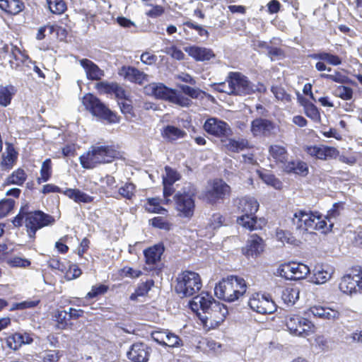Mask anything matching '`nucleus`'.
<instances>
[{
  "label": "nucleus",
  "mask_w": 362,
  "mask_h": 362,
  "mask_svg": "<svg viewBox=\"0 0 362 362\" xmlns=\"http://www.w3.org/2000/svg\"><path fill=\"white\" fill-rule=\"evenodd\" d=\"M231 81L234 82V84L231 88L233 90L232 94L245 95L249 93V83L246 79V77L240 74V73H230Z\"/></svg>",
  "instance_id": "obj_23"
},
{
  "label": "nucleus",
  "mask_w": 362,
  "mask_h": 362,
  "mask_svg": "<svg viewBox=\"0 0 362 362\" xmlns=\"http://www.w3.org/2000/svg\"><path fill=\"white\" fill-rule=\"evenodd\" d=\"M309 312L315 318L333 322L340 317V313L332 308L322 305H313L309 308Z\"/></svg>",
  "instance_id": "obj_16"
},
{
  "label": "nucleus",
  "mask_w": 362,
  "mask_h": 362,
  "mask_svg": "<svg viewBox=\"0 0 362 362\" xmlns=\"http://www.w3.org/2000/svg\"><path fill=\"white\" fill-rule=\"evenodd\" d=\"M245 280L235 276L223 279L214 288L216 296L228 302H233L242 296L246 291Z\"/></svg>",
  "instance_id": "obj_3"
},
{
  "label": "nucleus",
  "mask_w": 362,
  "mask_h": 362,
  "mask_svg": "<svg viewBox=\"0 0 362 362\" xmlns=\"http://www.w3.org/2000/svg\"><path fill=\"white\" fill-rule=\"evenodd\" d=\"M311 57L314 59L320 60L315 64V69L318 71H323L327 70L331 71L330 67H327L325 62L332 66H339L342 64V59L337 55L327 52H320L317 53L313 54Z\"/></svg>",
  "instance_id": "obj_14"
},
{
  "label": "nucleus",
  "mask_w": 362,
  "mask_h": 362,
  "mask_svg": "<svg viewBox=\"0 0 362 362\" xmlns=\"http://www.w3.org/2000/svg\"><path fill=\"white\" fill-rule=\"evenodd\" d=\"M107 289L108 287L103 284L93 286L91 291L87 293L86 298H93L97 297L99 295L104 294L107 292Z\"/></svg>",
  "instance_id": "obj_60"
},
{
  "label": "nucleus",
  "mask_w": 362,
  "mask_h": 362,
  "mask_svg": "<svg viewBox=\"0 0 362 362\" xmlns=\"http://www.w3.org/2000/svg\"><path fill=\"white\" fill-rule=\"evenodd\" d=\"M167 335L168 336L165 337V343L164 346L176 348L180 347L183 345L182 340L177 334L168 330Z\"/></svg>",
  "instance_id": "obj_51"
},
{
  "label": "nucleus",
  "mask_w": 362,
  "mask_h": 362,
  "mask_svg": "<svg viewBox=\"0 0 362 362\" xmlns=\"http://www.w3.org/2000/svg\"><path fill=\"white\" fill-rule=\"evenodd\" d=\"M270 156L276 163H281L284 165L288 163V151L284 146L280 145H271L269 148Z\"/></svg>",
  "instance_id": "obj_29"
},
{
  "label": "nucleus",
  "mask_w": 362,
  "mask_h": 362,
  "mask_svg": "<svg viewBox=\"0 0 362 362\" xmlns=\"http://www.w3.org/2000/svg\"><path fill=\"white\" fill-rule=\"evenodd\" d=\"M285 325L291 335L303 338L314 334L316 329L311 320L299 314L286 315Z\"/></svg>",
  "instance_id": "obj_7"
},
{
  "label": "nucleus",
  "mask_w": 362,
  "mask_h": 362,
  "mask_svg": "<svg viewBox=\"0 0 362 362\" xmlns=\"http://www.w3.org/2000/svg\"><path fill=\"white\" fill-rule=\"evenodd\" d=\"M300 103L303 107L305 115L311 119L314 122L319 123L321 121V115L318 108L308 100L300 97L299 98Z\"/></svg>",
  "instance_id": "obj_28"
},
{
  "label": "nucleus",
  "mask_w": 362,
  "mask_h": 362,
  "mask_svg": "<svg viewBox=\"0 0 362 362\" xmlns=\"http://www.w3.org/2000/svg\"><path fill=\"white\" fill-rule=\"evenodd\" d=\"M8 263L13 267L25 268L30 265V262L28 259L21 257H13L9 260Z\"/></svg>",
  "instance_id": "obj_62"
},
{
  "label": "nucleus",
  "mask_w": 362,
  "mask_h": 362,
  "mask_svg": "<svg viewBox=\"0 0 362 362\" xmlns=\"http://www.w3.org/2000/svg\"><path fill=\"white\" fill-rule=\"evenodd\" d=\"M154 285V281L152 279L146 281L145 282L140 283L135 292L133 293L129 298L132 300H136L139 296H144L148 293L151 287Z\"/></svg>",
  "instance_id": "obj_38"
},
{
  "label": "nucleus",
  "mask_w": 362,
  "mask_h": 362,
  "mask_svg": "<svg viewBox=\"0 0 362 362\" xmlns=\"http://www.w3.org/2000/svg\"><path fill=\"white\" fill-rule=\"evenodd\" d=\"M250 309L260 314H272L276 311V305L269 296L256 293V296L250 298Z\"/></svg>",
  "instance_id": "obj_13"
},
{
  "label": "nucleus",
  "mask_w": 362,
  "mask_h": 362,
  "mask_svg": "<svg viewBox=\"0 0 362 362\" xmlns=\"http://www.w3.org/2000/svg\"><path fill=\"white\" fill-rule=\"evenodd\" d=\"M276 238L282 243L292 244L295 241V238L291 233L281 229H277L276 232Z\"/></svg>",
  "instance_id": "obj_57"
},
{
  "label": "nucleus",
  "mask_w": 362,
  "mask_h": 362,
  "mask_svg": "<svg viewBox=\"0 0 362 362\" xmlns=\"http://www.w3.org/2000/svg\"><path fill=\"white\" fill-rule=\"evenodd\" d=\"M170 102L182 107H189L192 104V100L189 98L178 93L175 90H173Z\"/></svg>",
  "instance_id": "obj_44"
},
{
  "label": "nucleus",
  "mask_w": 362,
  "mask_h": 362,
  "mask_svg": "<svg viewBox=\"0 0 362 362\" xmlns=\"http://www.w3.org/2000/svg\"><path fill=\"white\" fill-rule=\"evenodd\" d=\"M267 56L272 61L284 58L285 57V52L281 47H273L269 45L267 49Z\"/></svg>",
  "instance_id": "obj_53"
},
{
  "label": "nucleus",
  "mask_w": 362,
  "mask_h": 362,
  "mask_svg": "<svg viewBox=\"0 0 362 362\" xmlns=\"http://www.w3.org/2000/svg\"><path fill=\"white\" fill-rule=\"evenodd\" d=\"M59 351L51 350L46 351L42 357V362H57L60 358Z\"/></svg>",
  "instance_id": "obj_64"
},
{
  "label": "nucleus",
  "mask_w": 362,
  "mask_h": 362,
  "mask_svg": "<svg viewBox=\"0 0 362 362\" xmlns=\"http://www.w3.org/2000/svg\"><path fill=\"white\" fill-rule=\"evenodd\" d=\"M13 94L14 88L13 86H0V105L4 107L8 105Z\"/></svg>",
  "instance_id": "obj_42"
},
{
  "label": "nucleus",
  "mask_w": 362,
  "mask_h": 362,
  "mask_svg": "<svg viewBox=\"0 0 362 362\" xmlns=\"http://www.w3.org/2000/svg\"><path fill=\"white\" fill-rule=\"evenodd\" d=\"M202 286V281L197 273L185 271L177 278L175 291L181 298L189 297L197 293Z\"/></svg>",
  "instance_id": "obj_6"
},
{
  "label": "nucleus",
  "mask_w": 362,
  "mask_h": 362,
  "mask_svg": "<svg viewBox=\"0 0 362 362\" xmlns=\"http://www.w3.org/2000/svg\"><path fill=\"white\" fill-rule=\"evenodd\" d=\"M274 129V123L266 119H255L252 122L250 130L255 136L269 135Z\"/></svg>",
  "instance_id": "obj_22"
},
{
  "label": "nucleus",
  "mask_w": 362,
  "mask_h": 362,
  "mask_svg": "<svg viewBox=\"0 0 362 362\" xmlns=\"http://www.w3.org/2000/svg\"><path fill=\"white\" fill-rule=\"evenodd\" d=\"M337 96L344 100H351L353 97V90L351 88L344 86H340L337 89Z\"/></svg>",
  "instance_id": "obj_59"
},
{
  "label": "nucleus",
  "mask_w": 362,
  "mask_h": 362,
  "mask_svg": "<svg viewBox=\"0 0 362 362\" xmlns=\"http://www.w3.org/2000/svg\"><path fill=\"white\" fill-rule=\"evenodd\" d=\"M299 293L297 286H286L282 289L281 299L287 305H293L299 298Z\"/></svg>",
  "instance_id": "obj_31"
},
{
  "label": "nucleus",
  "mask_w": 362,
  "mask_h": 362,
  "mask_svg": "<svg viewBox=\"0 0 362 362\" xmlns=\"http://www.w3.org/2000/svg\"><path fill=\"white\" fill-rule=\"evenodd\" d=\"M80 64L85 69L86 76L89 80L98 81L104 75L103 71L88 59L80 60Z\"/></svg>",
  "instance_id": "obj_26"
},
{
  "label": "nucleus",
  "mask_w": 362,
  "mask_h": 362,
  "mask_svg": "<svg viewBox=\"0 0 362 362\" xmlns=\"http://www.w3.org/2000/svg\"><path fill=\"white\" fill-rule=\"evenodd\" d=\"M27 179L25 172L21 169L13 171L6 180V185H22Z\"/></svg>",
  "instance_id": "obj_36"
},
{
  "label": "nucleus",
  "mask_w": 362,
  "mask_h": 362,
  "mask_svg": "<svg viewBox=\"0 0 362 362\" xmlns=\"http://www.w3.org/2000/svg\"><path fill=\"white\" fill-rule=\"evenodd\" d=\"M196 193L195 187L188 183L175 194L174 197L175 207L181 216L187 218L193 216L195 206L194 198Z\"/></svg>",
  "instance_id": "obj_5"
},
{
  "label": "nucleus",
  "mask_w": 362,
  "mask_h": 362,
  "mask_svg": "<svg viewBox=\"0 0 362 362\" xmlns=\"http://www.w3.org/2000/svg\"><path fill=\"white\" fill-rule=\"evenodd\" d=\"M345 203L343 202H336L332 205V207L327 211V215L323 216V218L327 221L330 222L332 219L338 218L341 211L344 209Z\"/></svg>",
  "instance_id": "obj_41"
},
{
  "label": "nucleus",
  "mask_w": 362,
  "mask_h": 362,
  "mask_svg": "<svg viewBox=\"0 0 362 362\" xmlns=\"http://www.w3.org/2000/svg\"><path fill=\"white\" fill-rule=\"evenodd\" d=\"M52 175V161L49 158L46 159L42 164L40 169V177L37 180L38 184L45 182L49 180Z\"/></svg>",
  "instance_id": "obj_40"
},
{
  "label": "nucleus",
  "mask_w": 362,
  "mask_h": 362,
  "mask_svg": "<svg viewBox=\"0 0 362 362\" xmlns=\"http://www.w3.org/2000/svg\"><path fill=\"white\" fill-rule=\"evenodd\" d=\"M53 317L57 322L56 327L58 329H65L68 327L70 316L66 310H56Z\"/></svg>",
  "instance_id": "obj_37"
},
{
  "label": "nucleus",
  "mask_w": 362,
  "mask_h": 362,
  "mask_svg": "<svg viewBox=\"0 0 362 362\" xmlns=\"http://www.w3.org/2000/svg\"><path fill=\"white\" fill-rule=\"evenodd\" d=\"M247 199L244 198L239 201L238 206V209L245 214L241 216L238 217L237 223L246 229L249 228V214L247 211V207H249Z\"/></svg>",
  "instance_id": "obj_35"
},
{
  "label": "nucleus",
  "mask_w": 362,
  "mask_h": 362,
  "mask_svg": "<svg viewBox=\"0 0 362 362\" xmlns=\"http://www.w3.org/2000/svg\"><path fill=\"white\" fill-rule=\"evenodd\" d=\"M64 194L77 203L88 204L91 203L93 201V197L86 194L78 189H66L64 191Z\"/></svg>",
  "instance_id": "obj_32"
},
{
  "label": "nucleus",
  "mask_w": 362,
  "mask_h": 362,
  "mask_svg": "<svg viewBox=\"0 0 362 362\" xmlns=\"http://www.w3.org/2000/svg\"><path fill=\"white\" fill-rule=\"evenodd\" d=\"M271 91L274 94V97L278 100L284 101L286 103L291 101V96L287 93L284 88L280 86H272Z\"/></svg>",
  "instance_id": "obj_43"
},
{
  "label": "nucleus",
  "mask_w": 362,
  "mask_h": 362,
  "mask_svg": "<svg viewBox=\"0 0 362 362\" xmlns=\"http://www.w3.org/2000/svg\"><path fill=\"white\" fill-rule=\"evenodd\" d=\"M117 83H109L107 82H100L96 85L98 91L105 93H114Z\"/></svg>",
  "instance_id": "obj_63"
},
{
  "label": "nucleus",
  "mask_w": 362,
  "mask_h": 362,
  "mask_svg": "<svg viewBox=\"0 0 362 362\" xmlns=\"http://www.w3.org/2000/svg\"><path fill=\"white\" fill-rule=\"evenodd\" d=\"M21 332H16L6 339L7 346L13 349L18 350L22 345H23V341H21Z\"/></svg>",
  "instance_id": "obj_49"
},
{
  "label": "nucleus",
  "mask_w": 362,
  "mask_h": 362,
  "mask_svg": "<svg viewBox=\"0 0 362 362\" xmlns=\"http://www.w3.org/2000/svg\"><path fill=\"white\" fill-rule=\"evenodd\" d=\"M332 274V271L327 265L317 264L313 269L312 282L315 284H325L330 279Z\"/></svg>",
  "instance_id": "obj_25"
},
{
  "label": "nucleus",
  "mask_w": 362,
  "mask_h": 362,
  "mask_svg": "<svg viewBox=\"0 0 362 362\" xmlns=\"http://www.w3.org/2000/svg\"><path fill=\"white\" fill-rule=\"evenodd\" d=\"M145 208L150 213L160 214L167 213V210L160 206V199L158 198L148 199Z\"/></svg>",
  "instance_id": "obj_39"
},
{
  "label": "nucleus",
  "mask_w": 362,
  "mask_h": 362,
  "mask_svg": "<svg viewBox=\"0 0 362 362\" xmlns=\"http://www.w3.org/2000/svg\"><path fill=\"white\" fill-rule=\"evenodd\" d=\"M291 221L297 230L303 232L320 230L325 233L331 230L334 226L333 223H330L328 227L327 222L323 218V216L319 211L312 210L297 209Z\"/></svg>",
  "instance_id": "obj_2"
},
{
  "label": "nucleus",
  "mask_w": 362,
  "mask_h": 362,
  "mask_svg": "<svg viewBox=\"0 0 362 362\" xmlns=\"http://www.w3.org/2000/svg\"><path fill=\"white\" fill-rule=\"evenodd\" d=\"M230 187L222 180L213 181L211 188L205 193L204 199L209 204H216L218 200L229 196Z\"/></svg>",
  "instance_id": "obj_12"
},
{
  "label": "nucleus",
  "mask_w": 362,
  "mask_h": 362,
  "mask_svg": "<svg viewBox=\"0 0 362 362\" xmlns=\"http://www.w3.org/2000/svg\"><path fill=\"white\" fill-rule=\"evenodd\" d=\"M82 103L86 110L90 111L93 116L110 123L117 122L116 115L95 95H85L82 98Z\"/></svg>",
  "instance_id": "obj_8"
},
{
  "label": "nucleus",
  "mask_w": 362,
  "mask_h": 362,
  "mask_svg": "<svg viewBox=\"0 0 362 362\" xmlns=\"http://www.w3.org/2000/svg\"><path fill=\"white\" fill-rule=\"evenodd\" d=\"M8 57L11 66L13 67V62L11 58H13L16 61L23 62L24 59L25 58V56L21 52L19 48L13 45V49H11V52Z\"/></svg>",
  "instance_id": "obj_61"
},
{
  "label": "nucleus",
  "mask_w": 362,
  "mask_h": 362,
  "mask_svg": "<svg viewBox=\"0 0 362 362\" xmlns=\"http://www.w3.org/2000/svg\"><path fill=\"white\" fill-rule=\"evenodd\" d=\"M266 244L264 240L256 234L250 235V257H259L264 252Z\"/></svg>",
  "instance_id": "obj_27"
},
{
  "label": "nucleus",
  "mask_w": 362,
  "mask_h": 362,
  "mask_svg": "<svg viewBox=\"0 0 362 362\" xmlns=\"http://www.w3.org/2000/svg\"><path fill=\"white\" fill-rule=\"evenodd\" d=\"M320 77L327 81L335 83H344L346 82V77L341 72L336 71L334 74H321Z\"/></svg>",
  "instance_id": "obj_54"
},
{
  "label": "nucleus",
  "mask_w": 362,
  "mask_h": 362,
  "mask_svg": "<svg viewBox=\"0 0 362 362\" xmlns=\"http://www.w3.org/2000/svg\"><path fill=\"white\" fill-rule=\"evenodd\" d=\"M119 74L123 76L126 80L139 85L149 81L148 74L133 66H122Z\"/></svg>",
  "instance_id": "obj_19"
},
{
  "label": "nucleus",
  "mask_w": 362,
  "mask_h": 362,
  "mask_svg": "<svg viewBox=\"0 0 362 362\" xmlns=\"http://www.w3.org/2000/svg\"><path fill=\"white\" fill-rule=\"evenodd\" d=\"M310 272L306 264L294 262L283 264L279 269L280 276L287 280L303 279Z\"/></svg>",
  "instance_id": "obj_10"
},
{
  "label": "nucleus",
  "mask_w": 362,
  "mask_h": 362,
  "mask_svg": "<svg viewBox=\"0 0 362 362\" xmlns=\"http://www.w3.org/2000/svg\"><path fill=\"white\" fill-rule=\"evenodd\" d=\"M24 8V4L20 0H0V8L5 12L16 15Z\"/></svg>",
  "instance_id": "obj_33"
},
{
  "label": "nucleus",
  "mask_w": 362,
  "mask_h": 362,
  "mask_svg": "<svg viewBox=\"0 0 362 362\" xmlns=\"http://www.w3.org/2000/svg\"><path fill=\"white\" fill-rule=\"evenodd\" d=\"M248 141L246 139H228L226 144V148L231 151H239L247 148Z\"/></svg>",
  "instance_id": "obj_46"
},
{
  "label": "nucleus",
  "mask_w": 362,
  "mask_h": 362,
  "mask_svg": "<svg viewBox=\"0 0 362 362\" xmlns=\"http://www.w3.org/2000/svg\"><path fill=\"white\" fill-rule=\"evenodd\" d=\"M303 150L312 158L322 160L335 159L339 156V151L336 147L326 145L305 146Z\"/></svg>",
  "instance_id": "obj_11"
},
{
  "label": "nucleus",
  "mask_w": 362,
  "mask_h": 362,
  "mask_svg": "<svg viewBox=\"0 0 362 362\" xmlns=\"http://www.w3.org/2000/svg\"><path fill=\"white\" fill-rule=\"evenodd\" d=\"M49 11L54 14H62L66 8L63 0H47Z\"/></svg>",
  "instance_id": "obj_45"
},
{
  "label": "nucleus",
  "mask_w": 362,
  "mask_h": 362,
  "mask_svg": "<svg viewBox=\"0 0 362 362\" xmlns=\"http://www.w3.org/2000/svg\"><path fill=\"white\" fill-rule=\"evenodd\" d=\"M234 82L231 81L230 73L228 76L227 77L226 81L220 83H215L213 85V86L214 88V90L220 93H225L230 95L232 94L233 90H234V88H231Z\"/></svg>",
  "instance_id": "obj_47"
},
{
  "label": "nucleus",
  "mask_w": 362,
  "mask_h": 362,
  "mask_svg": "<svg viewBox=\"0 0 362 362\" xmlns=\"http://www.w3.org/2000/svg\"><path fill=\"white\" fill-rule=\"evenodd\" d=\"M165 171V175H163V183H168L170 185H173L180 179L179 173L171 168L166 166Z\"/></svg>",
  "instance_id": "obj_50"
},
{
  "label": "nucleus",
  "mask_w": 362,
  "mask_h": 362,
  "mask_svg": "<svg viewBox=\"0 0 362 362\" xmlns=\"http://www.w3.org/2000/svg\"><path fill=\"white\" fill-rule=\"evenodd\" d=\"M15 201L12 199H4L0 201V219L6 216L13 209Z\"/></svg>",
  "instance_id": "obj_48"
},
{
  "label": "nucleus",
  "mask_w": 362,
  "mask_h": 362,
  "mask_svg": "<svg viewBox=\"0 0 362 362\" xmlns=\"http://www.w3.org/2000/svg\"><path fill=\"white\" fill-rule=\"evenodd\" d=\"M204 129L209 134L216 136H228L232 132L226 122L215 117L208 119L204 124Z\"/></svg>",
  "instance_id": "obj_15"
},
{
  "label": "nucleus",
  "mask_w": 362,
  "mask_h": 362,
  "mask_svg": "<svg viewBox=\"0 0 362 362\" xmlns=\"http://www.w3.org/2000/svg\"><path fill=\"white\" fill-rule=\"evenodd\" d=\"M185 135V131L171 125L166 126L162 132V136L170 141L183 138Z\"/></svg>",
  "instance_id": "obj_34"
},
{
  "label": "nucleus",
  "mask_w": 362,
  "mask_h": 362,
  "mask_svg": "<svg viewBox=\"0 0 362 362\" xmlns=\"http://www.w3.org/2000/svg\"><path fill=\"white\" fill-rule=\"evenodd\" d=\"M189 54L197 61H206L215 57L210 49L199 47H190L188 49Z\"/></svg>",
  "instance_id": "obj_30"
},
{
  "label": "nucleus",
  "mask_w": 362,
  "mask_h": 362,
  "mask_svg": "<svg viewBox=\"0 0 362 362\" xmlns=\"http://www.w3.org/2000/svg\"><path fill=\"white\" fill-rule=\"evenodd\" d=\"M55 219L50 215L41 211L28 212L25 214V227L28 235L30 238H35L36 231L43 227L51 226Z\"/></svg>",
  "instance_id": "obj_9"
},
{
  "label": "nucleus",
  "mask_w": 362,
  "mask_h": 362,
  "mask_svg": "<svg viewBox=\"0 0 362 362\" xmlns=\"http://www.w3.org/2000/svg\"><path fill=\"white\" fill-rule=\"evenodd\" d=\"M189 306L194 312L197 313L203 325L209 327L218 326L228 313V308L223 304L204 292L194 297Z\"/></svg>",
  "instance_id": "obj_1"
},
{
  "label": "nucleus",
  "mask_w": 362,
  "mask_h": 362,
  "mask_svg": "<svg viewBox=\"0 0 362 362\" xmlns=\"http://www.w3.org/2000/svg\"><path fill=\"white\" fill-rule=\"evenodd\" d=\"M261 177L266 184L272 186L275 189H280L282 188L283 185L281 181L276 177L274 175L262 174Z\"/></svg>",
  "instance_id": "obj_52"
},
{
  "label": "nucleus",
  "mask_w": 362,
  "mask_h": 362,
  "mask_svg": "<svg viewBox=\"0 0 362 362\" xmlns=\"http://www.w3.org/2000/svg\"><path fill=\"white\" fill-rule=\"evenodd\" d=\"M135 186L132 183H126L119 189V193L123 197L130 199L134 195Z\"/></svg>",
  "instance_id": "obj_56"
},
{
  "label": "nucleus",
  "mask_w": 362,
  "mask_h": 362,
  "mask_svg": "<svg viewBox=\"0 0 362 362\" xmlns=\"http://www.w3.org/2000/svg\"><path fill=\"white\" fill-rule=\"evenodd\" d=\"M284 171L288 174H295L301 177H305L309 173V168L305 161L291 160L284 166Z\"/></svg>",
  "instance_id": "obj_24"
},
{
  "label": "nucleus",
  "mask_w": 362,
  "mask_h": 362,
  "mask_svg": "<svg viewBox=\"0 0 362 362\" xmlns=\"http://www.w3.org/2000/svg\"><path fill=\"white\" fill-rule=\"evenodd\" d=\"M150 354L149 347L144 343L132 344L127 351V358L134 362H147Z\"/></svg>",
  "instance_id": "obj_17"
},
{
  "label": "nucleus",
  "mask_w": 362,
  "mask_h": 362,
  "mask_svg": "<svg viewBox=\"0 0 362 362\" xmlns=\"http://www.w3.org/2000/svg\"><path fill=\"white\" fill-rule=\"evenodd\" d=\"M267 223V219L263 217L258 218L255 215L250 216V231L262 229Z\"/></svg>",
  "instance_id": "obj_58"
},
{
  "label": "nucleus",
  "mask_w": 362,
  "mask_h": 362,
  "mask_svg": "<svg viewBox=\"0 0 362 362\" xmlns=\"http://www.w3.org/2000/svg\"><path fill=\"white\" fill-rule=\"evenodd\" d=\"M356 270L350 269L349 274L344 275L339 283V287L341 292L347 294H351L358 291V284L356 281ZM357 274H358L357 272Z\"/></svg>",
  "instance_id": "obj_21"
},
{
  "label": "nucleus",
  "mask_w": 362,
  "mask_h": 362,
  "mask_svg": "<svg viewBox=\"0 0 362 362\" xmlns=\"http://www.w3.org/2000/svg\"><path fill=\"white\" fill-rule=\"evenodd\" d=\"M179 88L183 93L194 99L199 98L200 95L204 93L200 89L192 88L187 85H180Z\"/></svg>",
  "instance_id": "obj_55"
},
{
  "label": "nucleus",
  "mask_w": 362,
  "mask_h": 362,
  "mask_svg": "<svg viewBox=\"0 0 362 362\" xmlns=\"http://www.w3.org/2000/svg\"><path fill=\"white\" fill-rule=\"evenodd\" d=\"M119 153L108 146H93L88 151L80 156V161L85 168L90 169L98 164L110 163Z\"/></svg>",
  "instance_id": "obj_4"
},
{
  "label": "nucleus",
  "mask_w": 362,
  "mask_h": 362,
  "mask_svg": "<svg viewBox=\"0 0 362 362\" xmlns=\"http://www.w3.org/2000/svg\"><path fill=\"white\" fill-rule=\"evenodd\" d=\"M173 89L169 88L161 83H151L144 87V92L156 98L170 101Z\"/></svg>",
  "instance_id": "obj_20"
},
{
  "label": "nucleus",
  "mask_w": 362,
  "mask_h": 362,
  "mask_svg": "<svg viewBox=\"0 0 362 362\" xmlns=\"http://www.w3.org/2000/svg\"><path fill=\"white\" fill-rule=\"evenodd\" d=\"M164 250L163 245L158 244L144 251L146 265L148 267H146L147 269L152 270L156 267V264L160 261Z\"/></svg>",
  "instance_id": "obj_18"
}]
</instances>
